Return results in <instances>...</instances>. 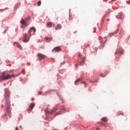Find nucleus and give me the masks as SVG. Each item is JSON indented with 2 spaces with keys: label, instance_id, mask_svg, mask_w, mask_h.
<instances>
[{
  "label": "nucleus",
  "instance_id": "f8f14e48",
  "mask_svg": "<svg viewBox=\"0 0 130 130\" xmlns=\"http://www.w3.org/2000/svg\"><path fill=\"white\" fill-rule=\"evenodd\" d=\"M117 18L118 19H123V15L122 14V13H120L118 15Z\"/></svg>",
  "mask_w": 130,
  "mask_h": 130
},
{
  "label": "nucleus",
  "instance_id": "39448f33",
  "mask_svg": "<svg viewBox=\"0 0 130 130\" xmlns=\"http://www.w3.org/2000/svg\"><path fill=\"white\" fill-rule=\"evenodd\" d=\"M35 32H36V29L35 27H31L30 28L28 32V35H31V34H35Z\"/></svg>",
  "mask_w": 130,
  "mask_h": 130
},
{
  "label": "nucleus",
  "instance_id": "0eeeda50",
  "mask_svg": "<svg viewBox=\"0 0 130 130\" xmlns=\"http://www.w3.org/2000/svg\"><path fill=\"white\" fill-rule=\"evenodd\" d=\"M34 107H35V104L34 103H30L28 107V110L32 111Z\"/></svg>",
  "mask_w": 130,
  "mask_h": 130
},
{
  "label": "nucleus",
  "instance_id": "5701e85b",
  "mask_svg": "<svg viewBox=\"0 0 130 130\" xmlns=\"http://www.w3.org/2000/svg\"><path fill=\"white\" fill-rule=\"evenodd\" d=\"M80 81H81V79H79L77 80L75 82V85H77V83L78 82H80Z\"/></svg>",
  "mask_w": 130,
  "mask_h": 130
},
{
  "label": "nucleus",
  "instance_id": "7ed1b4c3",
  "mask_svg": "<svg viewBox=\"0 0 130 130\" xmlns=\"http://www.w3.org/2000/svg\"><path fill=\"white\" fill-rule=\"evenodd\" d=\"M30 37H31V35H27V34H25L23 36V42H29V40H30Z\"/></svg>",
  "mask_w": 130,
  "mask_h": 130
},
{
  "label": "nucleus",
  "instance_id": "412c9836",
  "mask_svg": "<svg viewBox=\"0 0 130 130\" xmlns=\"http://www.w3.org/2000/svg\"><path fill=\"white\" fill-rule=\"evenodd\" d=\"M37 4H38V7H40V6H41V1H39L38 2Z\"/></svg>",
  "mask_w": 130,
  "mask_h": 130
},
{
  "label": "nucleus",
  "instance_id": "9b49d317",
  "mask_svg": "<svg viewBox=\"0 0 130 130\" xmlns=\"http://www.w3.org/2000/svg\"><path fill=\"white\" fill-rule=\"evenodd\" d=\"M61 28V25L60 24H57L56 27H55V30H60V29Z\"/></svg>",
  "mask_w": 130,
  "mask_h": 130
},
{
  "label": "nucleus",
  "instance_id": "473e14b6",
  "mask_svg": "<svg viewBox=\"0 0 130 130\" xmlns=\"http://www.w3.org/2000/svg\"><path fill=\"white\" fill-rule=\"evenodd\" d=\"M12 72H13V71H10V73H12Z\"/></svg>",
  "mask_w": 130,
  "mask_h": 130
},
{
  "label": "nucleus",
  "instance_id": "c85d7f7f",
  "mask_svg": "<svg viewBox=\"0 0 130 130\" xmlns=\"http://www.w3.org/2000/svg\"><path fill=\"white\" fill-rule=\"evenodd\" d=\"M95 130H100V128H97Z\"/></svg>",
  "mask_w": 130,
  "mask_h": 130
},
{
  "label": "nucleus",
  "instance_id": "b1692460",
  "mask_svg": "<svg viewBox=\"0 0 130 130\" xmlns=\"http://www.w3.org/2000/svg\"><path fill=\"white\" fill-rule=\"evenodd\" d=\"M126 3L128 5H130V1H127Z\"/></svg>",
  "mask_w": 130,
  "mask_h": 130
},
{
  "label": "nucleus",
  "instance_id": "423d86ee",
  "mask_svg": "<svg viewBox=\"0 0 130 130\" xmlns=\"http://www.w3.org/2000/svg\"><path fill=\"white\" fill-rule=\"evenodd\" d=\"M20 23L21 24V28H25L27 27V22H26V21L21 20Z\"/></svg>",
  "mask_w": 130,
  "mask_h": 130
},
{
  "label": "nucleus",
  "instance_id": "20e7f679",
  "mask_svg": "<svg viewBox=\"0 0 130 130\" xmlns=\"http://www.w3.org/2000/svg\"><path fill=\"white\" fill-rule=\"evenodd\" d=\"M38 60H42L43 59H45V55L42 53H39L37 55Z\"/></svg>",
  "mask_w": 130,
  "mask_h": 130
},
{
  "label": "nucleus",
  "instance_id": "bb28decb",
  "mask_svg": "<svg viewBox=\"0 0 130 130\" xmlns=\"http://www.w3.org/2000/svg\"><path fill=\"white\" fill-rule=\"evenodd\" d=\"M78 56H81V53H78Z\"/></svg>",
  "mask_w": 130,
  "mask_h": 130
},
{
  "label": "nucleus",
  "instance_id": "f3484780",
  "mask_svg": "<svg viewBox=\"0 0 130 130\" xmlns=\"http://www.w3.org/2000/svg\"><path fill=\"white\" fill-rule=\"evenodd\" d=\"M102 120L104 121V122H106V121H107V119H106V117H103L102 118Z\"/></svg>",
  "mask_w": 130,
  "mask_h": 130
},
{
  "label": "nucleus",
  "instance_id": "f03ea898",
  "mask_svg": "<svg viewBox=\"0 0 130 130\" xmlns=\"http://www.w3.org/2000/svg\"><path fill=\"white\" fill-rule=\"evenodd\" d=\"M21 74H12L10 75L8 72H3L0 75V78L2 80H9V79H12V78H17V77L20 76Z\"/></svg>",
  "mask_w": 130,
  "mask_h": 130
},
{
  "label": "nucleus",
  "instance_id": "2f4dec72",
  "mask_svg": "<svg viewBox=\"0 0 130 130\" xmlns=\"http://www.w3.org/2000/svg\"><path fill=\"white\" fill-rule=\"evenodd\" d=\"M115 1H116V0H112V2H114Z\"/></svg>",
  "mask_w": 130,
  "mask_h": 130
},
{
  "label": "nucleus",
  "instance_id": "4468645a",
  "mask_svg": "<svg viewBox=\"0 0 130 130\" xmlns=\"http://www.w3.org/2000/svg\"><path fill=\"white\" fill-rule=\"evenodd\" d=\"M17 47H18V48L19 49H20L21 50V49H23V48L22 47V46H21V45H20V44L19 43H17L16 44Z\"/></svg>",
  "mask_w": 130,
  "mask_h": 130
},
{
  "label": "nucleus",
  "instance_id": "aec40b11",
  "mask_svg": "<svg viewBox=\"0 0 130 130\" xmlns=\"http://www.w3.org/2000/svg\"><path fill=\"white\" fill-rule=\"evenodd\" d=\"M120 115L123 116V115H124L123 113H118L117 114V116H120Z\"/></svg>",
  "mask_w": 130,
  "mask_h": 130
},
{
  "label": "nucleus",
  "instance_id": "393cba45",
  "mask_svg": "<svg viewBox=\"0 0 130 130\" xmlns=\"http://www.w3.org/2000/svg\"><path fill=\"white\" fill-rule=\"evenodd\" d=\"M3 11H5V9H0V12H3Z\"/></svg>",
  "mask_w": 130,
  "mask_h": 130
},
{
  "label": "nucleus",
  "instance_id": "f257e3e1",
  "mask_svg": "<svg viewBox=\"0 0 130 130\" xmlns=\"http://www.w3.org/2000/svg\"><path fill=\"white\" fill-rule=\"evenodd\" d=\"M5 98L6 100V110L8 113V115H9L10 118L12 117V112H11V105L10 104V101L9 100V98H10V91L8 88H6L5 89Z\"/></svg>",
  "mask_w": 130,
  "mask_h": 130
},
{
  "label": "nucleus",
  "instance_id": "2eb2a0df",
  "mask_svg": "<svg viewBox=\"0 0 130 130\" xmlns=\"http://www.w3.org/2000/svg\"><path fill=\"white\" fill-rule=\"evenodd\" d=\"M85 64V60L83 59L82 61L80 62L79 66H84Z\"/></svg>",
  "mask_w": 130,
  "mask_h": 130
},
{
  "label": "nucleus",
  "instance_id": "6e6552de",
  "mask_svg": "<svg viewBox=\"0 0 130 130\" xmlns=\"http://www.w3.org/2000/svg\"><path fill=\"white\" fill-rule=\"evenodd\" d=\"M56 110H57V109H56V108L51 110L50 111H48V110L47 109H46L45 112H46V113H49L50 114H52V113H53V112H54V111H56Z\"/></svg>",
  "mask_w": 130,
  "mask_h": 130
},
{
  "label": "nucleus",
  "instance_id": "1a4fd4ad",
  "mask_svg": "<svg viewBox=\"0 0 130 130\" xmlns=\"http://www.w3.org/2000/svg\"><path fill=\"white\" fill-rule=\"evenodd\" d=\"M61 49L60 48V47H56L52 50V52H56L57 51H61Z\"/></svg>",
  "mask_w": 130,
  "mask_h": 130
},
{
  "label": "nucleus",
  "instance_id": "ddd939ff",
  "mask_svg": "<svg viewBox=\"0 0 130 130\" xmlns=\"http://www.w3.org/2000/svg\"><path fill=\"white\" fill-rule=\"evenodd\" d=\"M53 25L54 24L52 23V22H49L47 24V27L48 28H51V27H53Z\"/></svg>",
  "mask_w": 130,
  "mask_h": 130
},
{
  "label": "nucleus",
  "instance_id": "c756f323",
  "mask_svg": "<svg viewBox=\"0 0 130 130\" xmlns=\"http://www.w3.org/2000/svg\"><path fill=\"white\" fill-rule=\"evenodd\" d=\"M69 20H72V17H69Z\"/></svg>",
  "mask_w": 130,
  "mask_h": 130
},
{
  "label": "nucleus",
  "instance_id": "dca6fc26",
  "mask_svg": "<svg viewBox=\"0 0 130 130\" xmlns=\"http://www.w3.org/2000/svg\"><path fill=\"white\" fill-rule=\"evenodd\" d=\"M81 84L82 85V86H83V87H84V88H86V87H87V84L85 82H81Z\"/></svg>",
  "mask_w": 130,
  "mask_h": 130
},
{
  "label": "nucleus",
  "instance_id": "9d476101",
  "mask_svg": "<svg viewBox=\"0 0 130 130\" xmlns=\"http://www.w3.org/2000/svg\"><path fill=\"white\" fill-rule=\"evenodd\" d=\"M45 40L46 42H50L51 40H52V37L48 38L47 37H46L45 38Z\"/></svg>",
  "mask_w": 130,
  "mask_h": 130
},
{
  "label": "nucleus",
  "instance_id": "4be33fe9",
  "mask_svg": "<svg viewBox=\"0 0 130 130\" xmlns=\"http://www.w3.org/2000/svg\"><path fill=\"white\" fill-rule=\"evenodd\" d=\"M116 33H117V32H112V33L109 34V35L110 36H113V35H114V34H116Z\"/></svg>",
  "mask_w": 130,
  "mask_h": 130
},
{
  "label": "nucleus",
  "instance_id": "cd10ccee",
  "mask_svg": "<svg viewBox=\"0 0 130 130\" xmlns=\"http://www.w3.org/2000/svg\"><path fill=\"white\" fill-rule=\"evenodd\" d=\"M39 94L40 95H41L42 92L40 91V92H39Z\"/></svg>",
  "mask_w": 130,
  "mask_h": 130
},
{
  "label": "nucleus",
  "instance_id": "a211bd4d",
  "mask_svg": "<svg viewBox=\"0 0 130 130\" xmlns=\"http://www.w3.org/2000/svg\"><path fill=\"white\" fill-rule=\"evenodd\" d=\"M60 114H61V111H60L58 112H57L56 114H55V115H60Z\"/></svg>",
  "mask_w": 130,
  "mask_h": 130
},
{
  "label": "nucleus",
  "instance_id": "7c9ffc66",
  "mask_svg": "<svg viewBox=\"0 0 130 130\" xmlns=\"http://www.w3.org/2000/svg\"><path fill=\"white\" fill-rule=\"evenodd\" d=\"M64 109L63 108H62L61 110H63Z\"/></svg>",
  "mask_w": 130,
  "mask_h": 130
},
{
  "label": "nucleus",
  "instance_id": "a878e982",
  "mask_svg": "<svg viewBox=\"0 0 130 130\" xmlns=\"http://www.w3.org/2000/svg\"><path fill=\"white\" fill-rule=\"evenodd\" d=\"M15 130H19V128H18V127H16L15 128Z\"/></svg>",
  "mask_w": 130,
  "mask_h": 130
},
{
  "label": "nucleus",
  "instance_id": "6ab92c4d",
  "mask_svg": "<svg viewBox=\"0 0 130 130\" xmlns=\"http://www.w3.org/2000/svg\"><path fill=\"white\" fill-rule=\"evenodd\" d=\"M100 77H102V78H105V77H106V75L101 74Z\"/></svg>",
  "mask_w": 130,
  "mask_h": 130
}]
</instances>
